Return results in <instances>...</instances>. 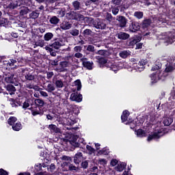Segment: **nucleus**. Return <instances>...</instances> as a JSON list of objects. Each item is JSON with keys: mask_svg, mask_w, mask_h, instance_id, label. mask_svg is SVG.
Segmentation results:
<instances>
[{"mask_svg": "<svg viewBox=\"0 0 175 175\" xmlns=\"http://www.w3.org/2000/svg\"><path fill=\"white\" fill-rule=\"evenodd\" d=\"M98 62L100 65H104V66H107V68H109L113 72H117L120 69L124 68V64L122 62H107V60L103 57H100L98 59Z\"/></svg>", "mask_w": 175, "mask_h": 175, "instance_id": "nucleus-1", "label": "nucleus"}, {"mask_svg": "<svg viewBox=\"0 0 175 175\" xmlns=\"http://www.w3.org/2000/svg\"><path fill=\"white\" fill-rule=\"evenodd\" d=\"M161 66H154L152 67L151 70L152 72H153L152 75H150L151 84H155V83H158V81L161 80V70H159Z\"/></svg>", "mask_w": 175, "mask_h": 175, "instance_id": "nucleus-2", "label": "nucleus"}, {"mask_svg": "<svg viewBox=\"0 0 175 175\" xmlns=\"http://www.w3.org/2000/svg\"><path fill=\"white\" fill-rule=\"evenodd\" d=\"M163 40H164V43L167 44H172L175 42V33L174 32H167L164 33L161 38Z\"/></svg>", "mask_w": 175, "mask_h": 175, "instance_id": "nucleus-3", "label": "nucleus"}, {"mask_svg": "<svg viewBox=\"0 0 175 175\" xmlns=\"http://www.w3.org/2000/svg\"><path fill=\"white\" fill-rule=\"evenodd\" d=\"M164 133L163 129L157 128L152 135H149L148 137V142H151L153 139H159V137H162Z\"/></svg>", "mask_w": 175, "mask_h": 175, "instance_id": "nucleus-4", "label": "nucleus"}, {"mask_svg": "<svg viewBox=\"0 0 175 175\" xmlns=\"http://www.w3.org/2000/svg\"><path fill=\"white\" fill-rule=\"evenodd\" d=\"M18 72H21L22 76H25V80H28L29 81H32V80L36 79V75L28 72L27 68H21V70H18Z\"/></svg>", "mask_w": 175, "mask_h": 175, "instance_id": "nucleus-5", "label": "nucleus"}, {"mask_svg": "<svg viewBox=\"0 0 175 175\" xmlns=\"http://www.w3.org/2000/svg\"><path fill=\"white\" fill-rule=\"evenodd\" d=\"M147 64V60H140L138 64L134 63L133 68L137 70V72H143L144 70V65Z\"/></svg>", "mask_w": 175, "mask_h": 175, "instance_id": "nucleus-6", "label": "nucleus"}, {"mask_svg": "<svg viewBox=\"0 0 175 175\" xmlns=\"http://www.w3.org/2000/svg\"><path fill=\"white\" fill-rule=\"evenodd\" d=\"M5 81H6V83H11L13 84L14 83L18 81V75H14V74H9L5 78Z\"/></svg>", "mask_w": 175, "mask_h": 175, "instance_id": "nucleus-7", "label": "nucleus"}, {"mask_svg": "<svg viewBox=\"0 0 175 175\" xmlns=\"http://www.w3.org/2000/svg\"><path fill=\"white\" fill-rule=\"evenodd\" d=\"M17 60L14 59H12L10 61L8 60H5L3 61V65L4 68H6L8 69V68H14V66H17Z\"/></svg>", "mask_w": 175, "mask_h": 175, "instance_id": "nucleus-8", "label": "nucleus"}, {"mask_svg": "<svg viewBox=\"0 0 175 175\" xmlns=\"http://www.w3.org/2000/svg\"><path fill=\"white\" fill-rule=\"evenodd\" d=\"M62 46H65V40L64 38L56 40L51 45L53 49H55L56 50H58Z\"/></svg>", "mask_w": 175, "mask_h": 175, "instance_id": "nucleus-9", "label": "nucleus"}, {"mask_svg": "<svg viewBox=\"0 0 175 175\" xmlns=\"http://www.w3.org/2000/svg\"><path fill=\"white\" fill-rule=\"evenodd\" d=\"M94 27L98 29H106V21L98 19L94 23Z\"/></svg>", "mask_w": 175, "mask_h": 175, "instance_id": "nucleus-10", "label": "nucleus"}, {"mask_svg": "<svg viewBox=\"0 0 175 175\" xmlns=\"http://www.w3.org/2000/svg\"><path fill=\"white\" fill-rule=\"evenodd\" d=\"M67 16H72V20H84V16L79 12H70L66 14Z\"/></svg>", "mask_w": 175, "mask_h": 175, "instance_id": "nucleus-11", "label": "nucleus"}, {"mask_svg": "<svg viewBox=\"0 0 175 175\" xmlns=\"http://www.w3.org/2000/svg\"><path fill=\"white\" fill-rule=\"evenodd\" d=\"M70 99L74 102L80 103L83 100V95L77 94V93H72Z\"/></svg>", "mask_w": 175, "mask_h": 175, "instance_id": "nucleus-12", "label": "nucleus"}, {"mask_svg": "<svg viewBox=\"0 0 175 175\" xmlns=\"http://www.w3.org/2000/svg\"><path fill=\"white\" fill-rule=\"evenodd\" d=\"M140 29V25L137 22H132L129 25V31L131 32H137Z\"/></svg>", "mask_w": 175, "mask_h": 175, "instance_id": "nucleus-13", "label": "nucleus"}, {"mask_svg": "<svg viewBox=\"0 0 175 175\" xmlns=\"http://www.w3.org/2000/svg\"><path fill=\"white\" fill-rule=\"evenodd\" d=\"M117 21L119 22L120 27L123 28L126 25V18L123 16H118L116 17Z\"/></svg>", "mask_w": 175, "mask_h": 175, "instance_id": "nucleus-14", "label": "nucleus"}, {"mask_svg": "<svg viewBox=\"0 0 175 175\" xmlns=\"http://www.w3.org/2000/svg\"><path fill=\"white\" fill-rule=\"evenodd\" d=\"M125 167H126V163L119 162L115 167V170H116V172H121L124 171V169H125Z\"/></svg>", "mask_w": 175, "mask_h": 175, "instance_id": "nucleus-15", "label": "nucleus"}, {"mask_svg": "<svg viewBox=\"0 0 175 175\" xmlns=\"http://www.w3.org/2000/svg\"><path fill=\"white\" fill-rule=\"evenodd\" d=\"M81 161H83V153L78 152L74 157V162L76 164H79Z\"/></svg>", "mask_w": 175, "mask_h": 175, "instance_id": "nucleus-16", "label": "nucleus"}, {"mask_svg": "<svg viewBox=\"0 0 175 175\" xmlns=\"http://www.w3.org/2000/svg\"><path fill=\"white\" fill-rule=\"evenodd\" d=\"M135 133L137 135V137H146V136H147V132L142 129L135 131Z\"/></svg>", "mask_w": 175, "mask_h": 175, "instance_id": "nucleus-17", "label": "nucleus"}, {"mask_svg": "<svg viewBox=\"0 0 175 175\" xmlns=\"http://www.w3.org/2000/svg\"><path fill=\"white\" fill-rule=\"evenodd\" d=\"M25 64H27V59L23 57H18L16 60V66H14V68H18V66H24Z\"/></svg>", "mask_w": 175, "mask_h": 175, "instance_id": "nucleus-18", "label": "nucleus"}, {"mask_svg": "<svg viewBox=\"0 0 175 175\" xmlns=\"http://www.w3.org/2000/svg\"><path fill=\"white\" fill-rule=\"evenodd\" d=\"M60 28L62 29H64V31H66L67 29H70L72 28V24L69 22L64 21L61 25H60Z\"/></svg>", "mask_w": 175, "mask_h": 175, "instance_id": "nucleus-19", "label": "nucleus"}, {"mask_svg": "<svg viewBox=\"0 0 175 175\" xmlns=\"http://www.w3.org/2000/svg\"><path fill=\"white\" fill-rule=\"evenodd\" d=\"M49 129L52 132V133H61V129L57 127L55 124H50Z\"/></svg>", "mask_w": 175, "mask_h": 175, "instance_id": "nucleus-20", "label": "nucleus"}, {"mask_svg": "<svg viewBox=\"0 0 175 175\" xmlns=\"http://www.w3.org/2000/svg\"><path fill=\"white\" fill-rule=\"evenodd\" d=\"M173 122L172 117L165 116L163 118V124L165 126H169Z\"/></svg>", "mask_w": 175, "mask_h": 175, "instance_id": "nucleus-21", "label": "nucleus"}, {"mask_svg": "<svg viewBox=\"0 0 175 175\" xmlns=\"http://www.w3.org/2000/svg\"><path fill=\"white\" fill-rule=\"evenodd\" d=\"M129 34L124 32H120L118 34V38L120 39L121 40H126V39H129Z\"/></svg>", "mask_w": 175, "mask_h": 175, "instance_id": "nucleus-22", "label": "nucleus"}, {"mask_svg": "<svg viewBox=\"0 0 175 175\" xmlns=\"http://www.w3.org/2000/svg\"><path fill=\"white\" fill-rule=\"evenodd\" d=\"M31 111L32 116H38V114H40V109L36 105V107H31L30 108Z\"/></svg>", "mask_w": 175, "mask_h": 175, "instance_id": "nucleus-23", "label": "nucleus"}, {"mask_svg": "<svg viewBox=\"0 0 175 175\" xmlns=\"http://www.w3.org/2000/svg\"><path fill=\"white\" fill-rule=\"evenodd\" d=\"M6 90L10 95H14V92H16V88L12 85H8L6 86Z\"/></svg>", "mask_w": 175, "mask_h": 175, "instance_id": "nucleus-24", "label": "nucleus"}, {"mask_svg": "<svg viewBox=\"0 0 175 175\" xmlns=\"http://www.w3.org/2000/svg\"><path fill=\"white\" fill-rule=\"evenodd\" d=\"M21 4L17 1H12L8 5V8L9 9H16V8H18V6H21Z\"/></svg>", "mask_w": 175, "mask_h": 175, "instance_id": "nucleus-25", "label": "nucleus"}, {"mask_svg": "<svg viewBox=\"0 0 175 175\" xmlns=\"http://www.w3.org/2000/svg\"><path fill=\"white\" fill-rule=\"evenodd\" d=\"M83 65L85 68H87V69H89V70H91L92 69V62H88L86 60L82 59Z\"/></svg>", "mask_w": 175, "mask_h": 175, "instance_id": "nucleus-26", "label": "nucleus"}, {"mask_svg": "<svg viewBox=\"0 0 175 175\" xmlns=\"http://www.w3.org/2000/svg\"><path fill=\"white\" fill-rule=\"evenodd\" d=\"M128 117H129V111L126 110L124 111L121 116L122 122H125L128 120Z\"/></svg>", "mask_w": 175, "mask_h": 175, "instance_id": "nucleus-27", "label": "nucleus"}, {"mask_svg": "<svg viewBox=\"0 0 175 175\" xmlns=\"http://www.w3.org/2000/svg\"><path fill=\"white\" fill-rule=\"evenodd\" d=\"M54 38V34L51 32H48L44 34V39L46 42H49L52 40V38Z\"/></svg>", "mask_w": 175, "mask_h": 175, "instance_id": "nucleus-28", "label": "nucleus"}, {"mask_svg": "<svg viewBox=\"0 0 175 175\" xmlns=\"http://www.w3.org/2000/svg\"><path fill=\"white\" fill-rule=\"evenodd\" d=\"M45 90L48 92H53V91H55V87L51 83H48L47 85L45 86Z\"/></svg>", "mask_w": 175, "mask_h": 175, "instance_id": "nucleus-29", "label": "nucleus"}, {"mask_svg": "<svg viewBox=\"0 0 175 175\" xmlns=\"http://www.w3.org/2000/svg\"><path fill=\"white\" fill-rule=\"evenodd\" d=\"M49 23H51V24H53V25H57V24L59 23V18H58L55 16H52L49 20Z\"/></svg>", "mask_w": 175, "mask_h": 175, "instance_id": "nucleus-30", "label": "nucleus"}, {"mask_svg": "<svg viewBox=\"0 0 175 175\" xmlns=\"http://www.w3.org/2000/svg\"><path fill=\"white\" fill-rule=\"evenodd\" d=\"M140 41V39L139 37H134L130 40V46H135V44H137Z\"/></svg>", "mask_w": 175, "mask_h": 175, "instance_id": "nucleus-31", "label": "nucleus"}, {"mask_svg": "<svg viewBox=\"0 0 175 175\" xmlns=\"http://www.w3.org/2000/svg\"><path fill=\"white\" fill-rule=\"evenodd\" d=\"M150 25H151V20L146 19L142 23V28H144V29H146V28H148V27H150Z\"/></svg>", "mask_w": 175, "mask_h": 175, "instance_id": "nucleus-32", "label": "nucleus"}, {"mask_svg": "<svg viewBox=\"0 0 175 175\" xmlns=\"http://www.w3.org/2000/svg\"><path fill=\"white\" fill-rule=\"evenodd\" d=\"M119 55L121 58H126L131 55V53L128 51H123L119 53Z\"/></svg>", "mask_w": 175, "mask_h": 175, "instance_id": "nucleus-33", "label": "nucleus"}, {"mask_svg": "<svg viewBox=\"0 0 175 175\" xmlns=\"http://www.w3.org/2000/svg\"><path fill=\"white\" fill-rule=\"evenodd\" d=\"M44 47V40H39L38 41L35 42L34 49L36 47Z\"/></svg>", "mask_w": 175, "mask_h": 175, "instance_id": "nucleus-34", "label": "nucleus"}, {"mask_svg": "<svg viewBox=\"0 0 175 175\" xmlns=\"http://www.w3.org/2000/svg\"><path fill=\"white\" fill-rule=\"evenodd\" d=\"M29 13V9L27 7H23L20 11L21 16H25V14H28Z\"/></svg>", "mask_w": 175, "mask_h": 175, "instance_id": "nucleus-35", "label": "nucleus"}, {"mask_svg": "<svg viewBox=\"0 0 175 175\" xmlns=\"http://www.w3.org/2000/svg\"><path fill=\"white\" fill-rule=\"evenodd\" d=\"M21 123L18 122L15 124L12 125V129L13 131H18L21 130Z\"/></svg>", "mask_w": 175, "mask_h": 175, "instance_id": "nucleus-36", "label": "nucleus"}, {"mask_svg": "<svg viewBox=\"0 0 175 175\" xmlns=\"http://www.w3.org/2000/svg\"><path fill=\"white\" fill-rule=\"evenodd\" d=\"M8 122L9 124V125H11L12 126V125H14L15 122H17V118L16 117H10L8 120Z\"/></svg>", "mask_w": 175, "mask_h": 175, "instance_id": "nucleus-37", "label": "nucleus"}, {"mask_svg": "<svg viewBox=\"0 0 175 175\" xmlns=\"http://www.w3.org/2000/svg\"><path fill=\"white\" fill-rule=\"evenodd\" d=\"M134 16L135 17H136V18H138L139 20H140V18H143V12H140V11H137L135 12H134Z\"/></svg>", "mask_w": 175, "mask_h": 175, "instance_id": "nucleus-38", "label": "nucleus"}, {"mask_svg": "<svg viewBox=\"0 0 175 175\" xmlns=\"http://www.w3.org/2000/svg\"><path fill=\"white\" fill-rule=\"evenodd\" d=\"M109 154V150L103 148L101 150H99L97 153V155H107Z\"/></svg>", "mask_w": 175, "mask_h": 175, "instance_id": "nucleus-39", "label": "nucleus"}, {"mask_svg": "<svg viewBox=\"0 0 175 175\" xmlns=\"http://www.w3.org/2000/svg\"><path fill=\"white\" fill-rule=\"evenodd\" d=\"M86 148L88 150V152L90 155H92V154H95V149H94V148L91 147V146L88 145L86 146Z\"/></svg>", "mask_w": 175, "mask_h": 175, "instance_id": "nucleus-40", "label": "nucleus"}, {"mask_svg": "<svg viewBox=\"0 0 175 175\" xmlns=\"http://www.w3.org/2000/svg\"><path fill=\"white\" fill-rule=\"evenodd\" d=\"M35 103H36V106H40L41 107L44 105V101H43V100L39 99V98L35 100Z\"/></svg>", "mask_w": 175, "mask_h": 175, "instance_id": "nucleus-41", "label": "nucleus"}, {"mask_svg": "<svg viewBox=\"0 0 175 175\" xmlns=\"http://www.w3.org/2000/svg\"><path fill=\"white\" fill-rule=\"evenodd\" d=\"M55 84L57 88H62L64 87V82L62 80H57Z\"/></svg>", "mask_w": 175, "mask_h": 175, "instance_id": "nucleus-42", "label": "nucleus"}, {"mask_svg": "<svg viewBox=\"0 0 175 175\" xmlns=\"http://www.w3.org/2000/svg\"><path fill=\"white\" fill-rule=\"evenodd\" d=\"M74 84L76 85L77 91H80V90H81V82L80 80L75 81Z\"/></svg>", "mask_w": 175, "mask_h": 175, "instance_id": "nucleus-43", "label": "nucleus"}, {"mask_svg": "<svg viewBox=\"0 0 175 175\" xmlns=\"http://www.w3.org/2000/svg\"><path fill=\"white\" fill-rule=\"evenodd\" d=\"M30 18H38V17H39V12H36L35 11H33V12H31L29 15Z\"/></svg>", "mask_w": 175, "mask_h": 175, "instance_id": "nucleus-44", "label": "nucleus"}, {"mask_svg": "<svg viewBox=\"0 0 175 175\" xmlns=\"http://www.w3.org/2000/svg\"><path fill=\"white\" fill-rule=\"evenodd\" d=\"M72 5L74 6L75 10H79V9H80V2L78 1H74Z\"/></svg>", "mask_w": 175, "mask_h": 175, "instance_id": "nucleus-45", "label": "nucleus"}, {"mask_svg": "<svg viewBox=\"0 0 175 175\" xmlns=\"http://www.w3.org/2000/svg\"><path fill=\"white\" fill-rule=\"evenodd\" d=\"M46 167L48 172H51V173H53V172L55 170V165H54L53 163L51 164V165L49 166L48 165Z\"/></svg>", "mask_w": 175, "mask_h": 175, "instance_id": "nucleus-46", "label": "nucleus"}, {"mask_svg": "<svg viewBox=\"0 0 175 175\" xmlns=\"http://www.w3.org/2000/svg\"><path fill=\"white\" fill-rule=\"evenodd\" d=\"M174 67L172 64H167L165 68V72H173Z\"/></svg>", "mask_w": 175, "mask_h": 175, "instance_id": "nucleus-47", "label": "nucleus"}, {"mask_svg": "<svg viewBox=\"0 0 175 175\" xmlns=\"http://www.w3.org/2000/svg\"><path fill=\"white\" fill-rule=\"evenodd\" d=\"M70 33L72 35V36H79V30L76 29H73L70 30Z\"/></svg>", "mask_w": 175, "mask_h": 175, "instance_id": "nucleus-48", "label": "nucleus"}, {"mask_svg": "<svg viewBox=\"0 0 175 175\" xmlns=\"http://www.w3.org/2000/svg\"><path fill=\"white\" fill-rule=\"evenodd\" d=\"M91 33H92V31H91V29H86L83 31L84 36H88L91 35Z\"/></svg>", "mask_w": 175, "mask_h": 175, "instance_id": "nucleus-49", "label": "nucleus"}, {"mask_svg": "<svg viewBox=\"0 0 175 175\" xmlns=\"http://www.w3.org/2000/svg\"><path fill=\"white\" fill-rule=\"evenodd\" d=\"M87 51H90L91 53H94L95 51V47L92 45H88L86 49Z\"/></svg>", "mask_w": 175, "mask_h": 175, "instance_id": "nucleus-50", "label": "nucleus"}, {"mask_svg": "<svg viewBox=\"0 0 175 175\" xmlns=\"http://www.w3.org/2000/svg\"><path fill=\"white\" fill-rule=\"evenodd\" d=\"M57 14H58V16H60V17H64V16H65V10H59L57 11Z\"/></svg>", "mask_w": 175, "mask_h": 175, "instance_id": "nucleus-51", "label": "nucleus"}, {"mask_svg": "<svg viewBox=\"0 0 175 175\" xmlns=\"http://www.w3.org/2000/svg\"><path fill=\"white\" fill-rule=\"evenodd\" d=\"M42 167H43V165L40 164V163H38V164L36 165L35 170L37 172H40V170H42Z\"/></svg>", "mask_w": 175, "mask_h": 175, "instance_id": "nucleus-52", "label": "nucleus"}, {"mask_svg": "<svg viewBox=\"0 0 175 175\" xmlns=\"http://www.w3.org/2000/svg\"><path fill=\"white\" fill-rule=\"evenodd\" d=\"M23 109H28V107H29V100H26L23 103Z\"/></svg>", "mask_w": 175, "mask_h": 175, "instance_id": "nucleus-53", "label": "nucleus"}, {"mask_svg": "<svg viewBox=\"0 0 175 175\" xmlns=\"http://www.w3.org/2000/svg\"><path fill=\"white\" fill-rule=\"evenodd\" d=\"M81 167L83 169H87V167H88V161H83L81 163Z\"/></svg>", "mask_w": 175, "mask_h": 175, "instance_id": "nucleus-54", "label": "nucleus"}, {"mask_svg": "<svg viewBox=\"0 0 175 175\" xmlns=\"http://www.w3.org/2000/svg\"><path fill=\"white\" fill-rule=\"evenodd\" d=\"M81 50H83V48L80 46H77L74 48V51H75V53H80Z\"/></svg>", "mask_w": 175, "mask_h": 175, "instance_id": "nucleus-55", "label": "nucleus"}, {"mask_svg": "<svg viewBox=\"0 0 175 175\" xmlns=\"http://www.w3.org/2000/svg\"><path fill=\"white\" fill-rule=\"evenodd\" d=\"M119 12H120V10L118 9V8H114L112 9V13L113 14H114V16H117Z\"/></svg>", "mask_w": 175, "mask_h": 175, "instance_id": "nucleus-56", "label": "nucleus"}, {"mask_svg": "<svg viewBox=\"0 0 175 175\" xmlns=\"http://www.w3.org/2000/svg\"><path fill=\"white\" fill-rule=\"evenodd\" d=\"M8 23V19L4 18H0V25H3Z\"/></svg>", "mask_w": 175, "mask_h": 175, "instance_id": "nucleus-57", "label": "nucleus"}, {"mask_svg": "<svg viewBox=\"0 0 175 175\" xmlns=\"http://www.w3.org/2000/svg\"><path fill=\"white\" fill-rule=\"evenodd\" d=\"M68 65H69V64L66 61L60 62V66L62 68H66L68 67Z\"/></svg>", "mask_w": 175, "mask_h": 175, "instance_id": "nucleus-58", "label": "nucleus"}, {"mask_svg": "<svg viewBox=\"0 0 175 175\" xmlns=\"http://www.w3.org/2000/svg\"><path fill=\"white\" fill-rule=\"evenodd\" d=\"M111 166H116V165H118V161L116 159H113L111 161Z\"/></svg>", "mask_w": 175, "mask_h": 175, "instance_id": "nucleus-59", "label": "nucleus"}, {"mask_svg": "<svg viewBox=\"0 0 175 175\" xmlns=\"http://www.w3.org/2000/svg\"><path fill=\"white\" fill-rule=\"evenodd\" d=\"M98 162L100 165H106V163H107L106 159H100L98 160Z\"/></svg>", "mask_w": 175, "mask_h": 175, "instance_id": "nucleus-60", "label": "nucleus"}, {"mask_svg": "<svg viewBox=\"0 0 175 175\" xmlns=\"http://www.w3.org/2000/svg\"><path fill=\"white\" fill-rule=\"evenodd\" d=\"M106 18L107 20H108V21H111V20L113 19V16H111V14L107 13Z\"/></svg>", "mask_w": 175, "mask_h": 175, "instance_id": "nucleus-61", "label": "nucleus"}, {"mask_svg": "<svg viewBox=\"0 0 175 175\" xmlns=\"http://www.w3.org/2000/svg\"><path fill=\"white\" fill-rule=\"evenodd\" d=\"M0 175H8V173L5 170L0 169Z\"/></svg>", "mask_w": 175, "mask_h": 175, "instance_id": "nucleus-62", "label": "nucleus"}, {"mask_svg": "<svg viewBox=\"0 0 175 175\" xmlns=\"http://www.w3.org/2000/svg\"><path fill=\"white\" fill-rule=\"evenodd\" d=\"M75 57L76 58H83V54L78 52L75 54Z\"/></svg>", "mask_w": 175, "mask_h": 175, "instance_id": "nucleus-63", "label": "nucleus"}, {"mask_svg": "<svg viewBox=\"0 0 175 175\" xmlns=\"http://www.w3.org/2000/svg\"><path fill=\"white\" fill-rule=\"evenodd\" d=\"M61 159H62V161H70V157L68 156H63Z\"/></svg>", "mask_w": 175, "mask_h": 175, "instance_id": "nucleus-64", "label": "nucleus"}]
</instances>
